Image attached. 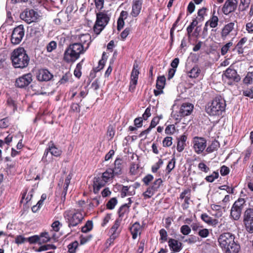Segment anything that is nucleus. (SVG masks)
Returning <instances> with one entry per match:
<instances>
[{
  "label": "nucleus",
  "mask_w": 253,
  "mask_h": 253,
  "mask_svg": "<svg viewBox=\"0 0 253 253\" xmlns=\"http://www.w3.org/2000/svg\"><path fill=\"white\" fill-rule=\"evenodd\" d=\"M225 107L224 99L221 96H217L208 103L206 111L210 116H219L225 111Z\"/></svg>",
  "instance_id": "nucleus-4"
},
{
  "label": "nucleus",
  "mask_w": 253,
  "mask_h": 253,
  "mask_svg": "<svg viewBox=\"0 0 253 253\" xmlns=\"http://www.w3.org/2000/svg\"><path fill=\"white\" fill-rule=\"evenodd\" d=\"M131 30V28L127 27L121 33L120 36L122 40L124 41L126 39L130 33Z\"/></svg>",
  "instance_id": "nucleus-58"
},
{
  "label": "nucleus",
  "mask_w": 253,
  "mask_h": 253,
  "mask_svg": "<svg viewBox=\"0 0 253 253\" xmlns=\"http://www.w3.org/2000/svg\"><path fill=\"white\" fill-rule=\"evenodd\" d=\"M52 75L46 69H41L39 70L37 78L39 81H48L52 78Z\"/></svg>",
  "instance_id": "nucleus-22"
},
{
  "label": "nucleus",
  "mask_w": 253,
  "mask_h": 253,
  "mask_svg": "<svg viewBox=\"0 0 253 253\" xmlns=\"http://www.w3.org/2000/svg\"><path fill=\"white\" fill-rule=\"evenodd\" d=\"M130 231L133 240L136 239L138 235H140L141 232V227L138 222H135L130 227Z\"/></svg>",
  "instance_id": "nucleus-25"
},
{
  "label": "nucleus",
  "mask_w": 253,
  "mask_h": 253,
  "mask_svg": "<svg viewBox=\"0 0 253 253\" xmlns=\"http://www.w3.org/2000/svg\"><path fill=\"white\" fill-rule=\"evenodd\" d=\"M201 217L205 222L210 225H215L218 222L217 219H213L207 213L202 214Z\"/></svg>",
  "instance_id": "nucleus-31"
},
{
  "label": "nucleus",
  "mask_w": 253,
  "mask_h": 253,
  "mask_svg": "<svg viewBox=\"0 0 253 253\" xmlns=\"http://www.w3.org/2000/svg\"><path fill=\"white\" fill-rule=\"evenodd\" d=\"M198 167L200 170L206 173L208 172L210 170L209 168L203 162L200 163L198 164Z\"/></svg>",
  "instance_id": "nucleus-63"
},
{
  "label": "nucleus",
  "mask_w": 253,
  "mask_h": 253,
  "mask_svg": "<svg viewBox=\"0 0 253 253\" xmlns=\"http://www.w3.org/2000/svg\"><path fill=\"white\" fill-rule=\"evenodd\" d=\"M166 84V78L165 76L158 77L156 82V88L157 89L154 90V93L155 96H158L161 94L163 93V88Z\"/></svg>",
  "instance_id": "nucleus-18"
},
{
  "label": "nucleus",
  "mask_w": 253,
  "mask_h": 253,
  "mask_svg": "<svg viewBox=\"0 0 253 253\" xmlns=\"http://www.w3.org/2000/svg\"><path fill=\"white\" fill-rule=\"evenodd\" d=\"M28 189L26 188L23 191L22 193V198L20 201V203H23L25 200V204L28 203L32 199L33 194L34 193V190L33 189H31L27 193Z\"/></svg>",
  "instance_id": "nucleus-28"
},
{
  "label": "nucleus",
  "mask_w": 253,
  "mask_h": 253,
  "mask_svg": "<svg viewBox=\"0 0 253 253\" xmlns=\"http://www.w3.org/2000/svg\"><path fill=\"white\" fill-rule=\"evenodd\" d=\"M78 242L76 241L70 243L68 246V252L69 253H75L78 247Z\"/></svg>",
  "instance_id": "nucleus-44"
},
{
  "label": "nucleus",
  "mask_w": 253,
  "mask_h": 253,
  "mask_svg": "<svg viewBox=\"0 0 253 253\" xmlns=\"http://www.w3.org/2000/svg\"><path fill=\"white\" fill-rule=\"evenodd\" d=\"M194 106L192 104L190 103H183L179 111V113L182 116H186L189 115L193 110Z\"/></svg>",
  "instance_id": "nucleus-21"
},
{
  "label": "nucleus",
  "mask_w": 253,
  "mask_h": 253,
  "mask_svg": "<svg viewBox=\"0 0 253 253\" xmlns=\"http://www.w3.org/2000/svg\"><path fill=\"white\" fill-rule=\"evenodd\" d=\"M40 237L37 235L33 236L27 239V241L29 242L30 244H34L37 242L40 243Z\"/></svg>",
  "instance_id": "nucleus-62"
},
{
  "label": "nucleus",
  "mask_w": 253,
  "mask_h": 253,
  "mask_svg": "<svg viewBox=\"0 0 253 253\" xmlns=\"http://www.w3.org/2000/svg\"><path fill=\"white\" fill-rule=\"evenodd\" d=\"M187 139V136L185 134L180 135L177 138V146L176 149L178 152H181L184 149L186 144V141Z\"/></svg>",
  "instance_id": "nucleus-26"
},
{
  "label": "nucleus",
  "mask_w": 253,
  "mask_h": 253,
  "mask_svg": "<svg viewBox=\"0 0 253 253\" xmlns=\"http://www.w3.org/2000/svg\"><path fill=\"white\" fill-rule=\"evenodd\" d=\"M87 49V46L84 47L79 43L70 44L64 51L63 59L66 63H73Z\"/></svg>",
  "instance_id": "nucleus-1"
},
{
  "label": "nucleus",
  "mask_w": 253,
  "mask_h": 253,
  "mask_svg": "<svg viewBox=\"0 0 253 253\" xmlns=\"http://www.w3.org/2000/svg\"><path fill=\"white\" fill-rule=\"evenodd\" d=\"M111 14L108 11H102L96 13V19L93 30L96 35L100 34L110 21Z\"/></svg>",
  "instance_id": "nucleus-5"
},
{
  "label": "nucleus",
  "mask_w": 253,
  "mask_h": 253,
  "mask_svg": "<svg viewBox=\"0 0 253 253\" xmlns=\"http://www.w3.org/2000/svg\"><path fill=\"white\" fill-rule=\"evenodd\" d=\"M80 106L78 103H72L70 107V111L73 112L79 113L80 112Z\"/></svg>",
  "instance_id": "nucleus-64"
},
{
  "label": "nucleus",
  "mask_w": 253,
  "mask_h": 253,
  "mask_svg": "<svg viewBox=\"0 0 253 253\" xmlns=\"http://www.w3.org/2000/svg\"><path fill=\"white\" fill-rule=\"evenodd\" d=\"M240 249V246L237 242H234L222 249L224 253H238Z\"/></svg>",
  "instance_id": "nucleus-24"
},
{
  "label": "nucleus",
  "mask_w": 253,
  "mask_h": 253,
  "mask_svg": "<svg viewBox=\"0 0 253 253\" xmlns=\"http://www.w3.org/2000/svg\"><path fill=\"white\" fill-rule=\"evenodd\" d=\"M162 118L161 117H154L151 122L150 126H149L151 129L155 127L159 123L160 120Z\"/></svg>",
  "instance_id": "nucleus-60"
},
{
  "label": "nucleus",
  "mask_w": 253,
  "mask_h": 253,
  "mask_svg": "<svg viewBox=\"0 0 253 253\" xmlns=\"http://www.w3.org/2000/svg\"><path fill=\"white\" fill-rule=\"evenodd\" d=\"M40 244L46 243L50 240V237L47 232L42 233L40 235Z\"/></svg>",
  "instance_id": "nucleus-45"
},
{
  "label": "nucleus",
  "mask_w": 253,
  "mask_h": 253,
  "mask_svg": "<svg viewBox=\"0 0 253 253\" xmlns=\"http://www.w3.org/2000/svg\"><path fill=\"white\" fill-rule=\"evenodd\" d=\"M79 40L80 44H82L84 47H87V48L89 47V44L91 42V36L88 34H81L79 36Z\"/></svg>",
  "instance_id": "nucleus-27"
},
{
  "label": "nucleus",
  "mask_w": 253,
  "mask_h": 253,
  "mask_svg": "<svg viewBox=\"0 0 253 253\" xmlns=\"http://www.w3.org/2000/svg\"><path fill=\"white\" fill-rule=\"evenodd\" d=\"M209 230L206 228H201L199 230L197 234L203 238H207L209 235Z\"/></svg>",
  "instance_id": "nucleus-49"
},
{
  "label": "nucleus",
  "mask_w": 253,
  "mask_h": 253,
  "mask_svg": "<svg viewBox=\"0 0 253 253\" xmlns=\"http://www.w3.org/2000/svg\"><path fill=\"white\" fill-rule=\"evenodd\" d=\"M129 208V205L127 204H125L122 206L118 211L119 215L120 217L123 216L124 214L128 212Z\"/></svg>",
  "instance_id": "nucleus-39"
},
{
  "label": "nucleus",
  "mask_w": 253,
  "mask_h": 253,
  "mask_svg": "<svg viewBox=\"0 0 253 253\" xmlns=\"http://www.w3.org/2000/svg\"><path fill=\"white\" fill-rule=\"evenodd\" d=\"M237 0H226L222 8V11L225 15L234 11L237 5Z\"/></svg>",
  "instance_id": "nucleus-17"
},
{
  "label": "nucleus",
  "mask_w": 253,
  "mask_h": 253,
  "mask_svg": "<svg viewBox=\"0 0 253 253\" xmlns=\"http://www.w3.org/2000/svg\"><path fill=\"white\" fill-rule=\"evenodd\" d=\"M48 151L52 156L55 157H59L62 152V150L56 147L52 141L48 144Z\"/></svg>",
  "instance_id": "nucleus-30"
},
{
  "label": "nucleus",
  "mask_w": 253,
  "mask_h": 253,
  "mask_svg": "<svg viewBox=\"0 0 253 253\" xmlns=\"http://www.w3.org/2000/svg\"><path fill=\"white\" fill-rule=\"evenodd\" d=\"M201 73V70L198 66H195L188 73V76L191 78H197Z\"/></svg>",
  "instance_id": "nucleus-33"
},
{
  "label": "nucleus",
  "mask_w": 253,
  "mask_h": 253,
  "mask_svg": "<svg viewBox=\"0 0 253 253\" xmlns=\"http://www.w3.org/2000/svg\"><path fill=\"white\" fill-rule=\"evenodd\" d=\"M131 189V187L127 186H123L121 190V196L122 197L126 196L127 195H130L129 190Z\"/></svg>",
  "instance_id": "nucleus-61"
},
{
  "label": "nucleus",
  "mask_w": 253,
  "mask_h": 253,
  "mask_svg": "<svg viewBox=\"0 0 253 253\" xmlns=\"http://www.w3.org/2000/svg\"><path fill=\"white\" fill-rule=\"evenodd\" d=\"M162 183L163 180L161 178L156 179L150 186L147 187L146 191L143 193L144 199H147L152 197L158 191Z\"/></svg>",
  "instance_id": "nucleus-12"
},
{
  "label": "nucleus",
  "mask_w": 253,
  "mask_h": 253,
  "mask_svg": "<svg viewBox=\"0 0 253 253\" xmlns=\"http://www.w3.org/2000/svg\"><path fill=\"white\" fill-rule=\"evenodd\" d=\"M175 159L173 158L169 162L166 168V171L168 173H169L171 171L175 168Z\"/></svg>",
  "instance_id": "nucleus-41"
},
{
  "label": "nucleus",
  "mask_w": 253,
  "mask_h": 253,
  "mask_svg": "<svg viewBox=\"0 0 253 253\" xmlns=\"http://www.w3.org/2000/svg\"><path fill=\"white\" fill-rule=\"evenodd\" d=\"M192 144L194 152L197 154H202L207 147V140L204 137H194Z\"/></svg>",
  "instance_id": "nucleus-10"
},
{
  "label": "nucleus",
  "mask_w": 253,
  "mask_h": 253,
  "mask_svg": "<svg viewBox=\"0 0 253 253\" xmlns=\"http://www.w3.org/2000/svg\"><path fill=\"white\" fill-rule=\"evenodd\" d=\"M222 79L224 82H226L229 85L232 84L233 82H238L241 79L237 71L231 67L225 71L222 75Z\"/></svg>",
  "instance_id": "nucleus-8"
},
{
  "label": "nucleus",
  "mask_w": 253,
  "mask_h": 253,
  "mask_svg": "<svg viewBox=\"0 0 253 253\" xmlns=\"http://www.w3.org/2000/svg\"><path fill=\"white\" fill-rule=\"evenodd\" d=\"M241 209L237 208L232 206L230 215L234 220H238L241 216Z\"/></svg>",
  "instance_id": "nucleus-32"
},
{
  "label": "nucleus",
  "mask_w": 253,
  "mask_h": 253,
  "mask_svg": "<svg viewBox=\"0 0 253 253\" xmlns=\"http://www.w3.org/2000/svg\"><path fill=\"white\" fill-rule=\"evenodd\" d=\"M207 9L205 7H203L200 9L198 11V17L196 18L198 22H202L204 20V17L207 15Z\"/></svg>",
  "instance_id": "nucleus-37"
},
{
  "label": "nucleus",
  "mask_w": 253,
  "mask_h": 253,
  "mask_svg": "<svg viewBox=\"0 0 253 253\" xmlns=\"http://www.w3.org/2000/svg\"><path fill=\"white\" fill-rule=\"evenodd\" d=\"M172 144V138L171 136H167L163 140V146L165 147H170Z\"/></svg>",
  "instance_id": "nucleus-50"
},
{
  "label": "nucleus",
  "mask_w": 253,
  "mask_h": 253,
  "mask_svg": "<svg viewBox=\"0 0 253 253\" xmlns=\"http://www.w3.org/2000/svg\"><path fill=\"white\" fill-rule=\"evenodd\" d=\"M237 22L235 20L226 24L222 28L220 36L223 40H225L228 36L232 35V32L235 30V24Z\"/></svg>",
  "instance_id": "nucleus-15"
},
{
  "label": "nucleus",
  "mask_w": 253,
  "mask_h": 253,
  "mask_svg": "<svg viewBox=\"0 0 253 253\" xmlns=\"http://www.w3.org/2000/svg\"><path fill=\"white\" fill-rule=\"evenodd\" d=\"M176 130V127L174 125H169L165 128V132L167 135H172Z\"/></svg>",
  "instance_id": "nucleus-40"
},
{
  "label": "nucleus",
  "mask_w": 253,
  "mask_h": 253,
  "mask_svg": "<svg viewBox=\"0 0 253 253\" xmlns=\"http://www.w3.org/2000/svg\"><path fill=\"white\" fill-rule=\"evenodd\" d=\"M218 242L221 249L225 248V247L235 242V236L229 232L224 233L219 236Z\"/></svg>",
  "instance_id": "nucleus-14"
},
{
  "label": "nucleus",
  "mask_w": 253,
  "mask_h": 253,
  "mask_svg": "<svg viewBox=\"0 0 253 253\" xmlns=\"http://www.w3.org/2000/svg\"><path fill=\"white\" fill-rule=\"evenodd\" d=\"M57 43L54 41H51L46 46L47 51L49 52L52 51L56 48Z\"/></svg>",
  "instance_id": "nucleus-59"
},
{
  "label": "nucleus",
  "mask_w": 253,
  "mask_h": 253,
  "mask_svg": "<svg viewBox=\"0 0 253 253\" xmlns=\"http://www.w3.org/2000/svg\"><path fill=\"white\" fill-rule=\"evenodd\" d=\"M190 227L187 225H183L180 227V232L184 235H187L191 232Z\"/></svg>",
  "instance_id": "nucleus-53"
},
{
  "label": "nucleus",
  "mask_w": 253,
  "mask_h": 253,
  "mask_svg": "<svg viewBox=\"0 0 253 253\" xmlns=\"http://www.w3.org/2000/svg\"><path fill=\"white\" fill-rule=\"evenodd\" d=\"M63 217L68 226L71 228L81 224L84 218V212L83 209H72L65 211Z\"/></svg>",
  "instance_id": "nucleus-2"
},
{
  "label": "nucleus",
  "mask_w": 253,
  "mask_h": 253,
  "mask_svg": "<svg viewBox=\"0 0 253 253\" xmlns=\"http://www.w3.org/2000/svg\"><path fill=\"white\" fill-rule=\"evenodd\" d=\"M32 81V75L31 73L23 75L16 79L15 85L18 87L23 88L28 86Z\"/></svg>",
  "instance_id": "nucleus-16"
},
{
  "label": "nucleus",
  "mask_w": 253,
  "mask_h": 253,
  "mask_svg": "<svg viewBox=\"0 0 253 253\" xmlns=\"http://www.w3.org/2000/svg\"><path fill=\"white\" fill-rule=\"evenodd\" d=\"M121 223V219L117 218L110 229L109 233L110 236L109 238L107 240V243H108L109 245L113 243L114 241L119 236L121 232V228H120Z\"/></svg>",
  "instance_id": "nucleus-11"
},
{
  "label": "nucleus",
  "mask_w": 253,
  "mask_h": 253,
  "mask_svg": "<svg viewBox=\"0 0 253 253\" xmlns=\"http://www.w3.org/2000/svg\"><path fill=\"white\" fill-rule=\"evenodd\" d=\"M117 203V200L115 198H111L107 203L106 206L109 210L113 209Z\"/></svg>",
  "instance_id": "nucleus-51"
},
{
  "label": "nucleus",
  "mask_w": 253,
  "mask_h": 253,
  "mask_svg": "<svg viewBox=\"0 0 253 253\" xmlns=\"http://www.w3.org/2000/svg\"><path fill=\"white\" fill-rule=\"evenodd\" d=\"M163 162L162 159H159L158 162L155 164L152 167V171L154 173L156 172L160 169L161 166L163 165Z\"/></svg>",
  "instance_id": "nucleus-57"
},
{
  "label": "nucleus",
  "mask_w": 253,
  "mask_h": 253,
  "mask_svg": "<svg viewBox=\"0 0 253 253\" xmlns=\"http://www.w3.org/2000/svg\"><path fill=\"white\" fill-rule=\"evenodd\" d=\"M168 244L170 249L174 252H179L182 249V243L175 239H169Z\"/></svg>",
  "instance_id": "nucleus-23"
},
{
  "label": "nucleus",
  "mask_w": 253,
  "mask_h": 253,
  "mask_svg": "<svg viewBox=\"0 0 253 253\" xmlns=\"http://www.w3.org/2000/svg\"><path fill=\"white\" fill-rule=\"evenodd\" d=\"M199 22L197 19L193 20L192 22L190 23L189 26L187 28V36L189 38L191 37L192 32L194 29V28L196 26Z\"/></svg>",
  "instance_id": "nucleus-35"
},
{
  "label": "nucleus",
  "mask_w": 253,
  "mask_h": 253,
  "mask_svg": "<svg viewBox=\"0 0 253 253\" xmlns=\"http://www.w3.org/2000/svg\"><path fill=\"white\" fill-rule=\"evenodd\" d=\"M253 220V209H247L244 214V221Z\"/></svg>",
  "instance_id": "nucleus-36"
},
{
  "label": "nucleus",
  "mask_w": 253,
  "mask_h": 253,
  "mask_svg": "<svg viewBox=\"0 0 253 253\" xmlns=\"http://www.w3.org/2000/svg\"><path fill=\"white\" fill-rule=\"evenodd\" d=\"M11 59L12 65L16 68H24L28 66L30 58L23 47H19L12 52Z\"/></svg>",
  "instance_id": "nucleus-3"
},
{
  "label": "nucleus",
  "mask_w": 253,
  "mask_h": 253,
  "mask_svg": "<svg viewBox=\"0 0 253 253\" xmlns=\"http://www.w3.org/2000/svg\"><path fill=\"white\" fill-rule=\"evenodd\" d=\"M83 62L84 60H82L80 62L78 63L74 71V75L78 78H80L82 75L81 69Z\"/></svg>",
  "instance_id": "nucleus-38"
},
{
  "label": "nucleus",
  "mask_w": 253,
  "mask_h": 253,
  "mask_svg": "<svg viewBox=\"0 0 253 253\" xmlns=\"http://www.w3.org/2000/svg\"><path fill=\"white\" fill-rule=\"evenodd\" d=\"M246 230L249 233H253V220L244 221Z\"/></svg>",
  "instance_id": "nucleus-46"
},
{
  "label": "nucleus",
  "mask_w": 253,
  "mask_h": 253,
  "mask_svg": "<svg viewBox=\"0 0 253 253\" xmlns=\"http://www.w3.org/2000/svg\"><path fill=\"white\" fill-rule=\"evenodd\" d=\"M139 74V65L137 63H134L130 75L129 91L133 92L136 88L137 84L138 76Z\"/></svg>",
  "instance_id": "nucleus-13"
},
{
  "label": "nucleus",
  "mask_w": 253,
  "mask_h": 253,
  "mask_svg": "<svg viewBox=\"0 0 253 253\" xmlns=\"http://www.w3.org/2000/svg\"><path fill=\"white\" fill-rule=\"evenodd\" d=\"M245 200L244 198H239L238 200L233 205V206L238 209H241L242 210L243 205L245 204Z\"/></svg>",
  "instance_id": "nucleus-48"
},
{
  "label": "nucleus",
  "mask_w": 253,
  "mask_h": 253,
  "mask_svg": "<svg viewBox=\"0 0 253 253\" xmlns=\"http://www.w3.org/2000/svg\"><path fill=\"white\" fill-rule=\"evenodd\" d=\"M93 227V223L91 221L88 220L82 228V231L84 233H87L90 231Z\"/></svg>",
  "instance_id": "nucleus-43"
},
{
  "label": "nucleus",
  "mask_w": 253,
  "mask_h": 253,
  "mask_svg": "<svg viewBox=\"0 0 253 253\" xmlns=\"http://www.w3.org/2000/svg\"><path fill=\"white\" fill-rule=\"evenodd\" d=\"M160 235V240L162 242H166L168 239V233L166 230L164 229H161L159 231Z\"/></svg>",
  "instance_id": "nucleus-54"
},
{
  "label": "nucleus",
  "mask_w": 253,
  "mask_h": 253,
  "mask_svg": "<svg viewBox=\"0 0 253 253\" xmlns=\"http://www.w3.org/2000/svg\"><path fill=\"white\" fill-rule=\"evenodd\" d=\"M114 167L112 169L113 173L116 176H118L123 173L124 167V163L121 158H117L114 162Z\"/></svg>",
  "instance_id": "nucleus-19"
},
{
  "label": "nucleus",
  "mask_w": 253,
  "mask_h": 253,
  "mask_svg": "<svg viewBox=\"0 0 253 253\" xmlns=\"http://www.w3.org/2000/svg\"><path fill=\"white\" fill-rule=\"evenodd\" d=\"M218 175L217 172L214 171L211 175L206 176L205 179L209 182H212L218 178Z\"/></svg>",
  "instance_id": "nucleus-55"
},
{
  "label": "nucleus",
  "mask_w": 253,
  "mask_h": 253,
  "mask_svg": "<svg viewBox=\"0 0 253 253\" xmlns=\"http://www.w3.org/2000/svg\"><path fill=\"white\" fill-rule=\"evenodd\" d=\"M116 176L112 171L111 168L107 169L104 172L100 177L95 178L94 181L93 188L95 192H98L100 189L104 186L106 183L112 180L113 177Z\"/></svg>",
  "instance_id": "nucleus-6"
},
{
  "label": "nucleus",
  "mask_w": 253,
  "mask_h": 253,
  "mask_svg": "<svg viewBox=\"0 0 253 253\" xmlns=\"http://www.w3.org/2000/svg\"><path fill=\"white\" fill-rule=\"evenodd\" d=\"M220 144L219 142L214 140L212 141L211 145H210L206 149V152L208 153H211L215 151H216L219 147Z\"/></svg>",
  "instance_id": "nucleus-34"
},
{
  "label": "nucleus",
  "mask_w": 253,
  "mask_h": 253,
  "mask_svg": "<svg viewBox=\"0 0 253 253\" xmlns=\"http://www.w3.org/2000/svg\"><path fill=\"white\" fill-rule=\"evenodd\" d=\"M215 11L214 10L210 19L206 22L205 27L209 25L211 28H214L217 26L219 19L217 16L215 15Z\"/></svg>",
  "instance_id": "nucleus-29"
},
{
  "label": "nucleus",
  "mask_w": 253,
  "mask_h": 253,
  "mask_svg": "<svg viewBox=\"0 0 253 253\" xmlns=\"http://www.w3.org/2000/svg\"><path fill=\"white\" fill-rule=\"evenodd\" d=\"M25 35V29L23 25H20L14 28L13 30L11 36V42L13 44H19Z\"/></svg>",
  "instance_id": "nucleus-9"
},
{
  "label": "nucleus",
  "mask_w": 253,
  "mask_h": 253,
  "mask_svg": "<svg viewBox=\"0 0 253 253\" xmlns=\"http://www.w3.org/2000/svg\"><path fill=\"white\" fill-rule=\"evenodd\" d=\"M252 153V149L251 147L248 148L243 153V155L244 156V161H248L251 157Z\"/></svg>",
  "instance_id": "nucleus-56"
},
{
  "label": "nucleus",
  "mask_w": 253,
  "mask_h": 253,
  "mask_svg": "<svg viewBox=\"0 0 253 253\" xmlns=\"http://www.w3.org/2000/svg\"><path fill=\"white\" fill-rule=\"evenodd\" d=\"M21 19L27 24L37 22L40 19L38 12L33 9L27 8L20 15Z\"/></svg>",
  "instance_id": "nucleus-7"
},
{
  "label": "nucleus",
  "mask_w": 253,
  "mask_h": 253,
  "mask_svg": "<svg viewBox=\"0 0 253 253\" xmlns=\"http://www.w3.org/2000/svg\"><path fill=\"white\" fill-rule=\"evenodd\" d=\"M139 165L132 163L130 167V173L132 175H136L139 172Z\"/></svg>",
  "instance_id": "nucleus-42"
},
{
  "label": "nucleus",
  "mask_w": 253,
  "mask_h": 253,
  "mask_svg": "<svg viewBox=\"0 0 253 253\" xmlns=\"http://www.w3.org/2000/svg\"><path fill=\"white\" fill-rule=\"evenodd\" d=\"M142 0H133L130 12V15L132 17H136L138 16L142 8Z\"/></svg>",
  "instance_id": "nucleus-20"
},
{
  "label": "nucleus",
  "mask_w": 253,
  "mask_h": 253,
  "mask_svg": "<svg viewBox=\"0 0 253 253\" xmlns=\"http://www.w3.org/2000/svg\"><path fill=\"white\" fill-rule=\"evenodd\" d=\"M154 179V177L152 175L149 174L144 176L142 181L146 186H148L151 182Z\"/></svg>",
  "instance_id": "nucleus-52"
},
{
  "label": "nucleus",
  "mask_w": 253,
  "mask_h": 253,
  "mask_svg": "<svg viewBox=\"0 0 253 253\" xmlns=\"http://www.w3.org/2000/svg\"><path fill=\"white\" fill-rule=\"evenodd\" d=\"M233 45V42H229L224 45H223L221 49V54L222 55H225L229 48Z\"/></svg>",
  "instance_id": "nucleus-47"
}]
</instances>
